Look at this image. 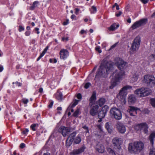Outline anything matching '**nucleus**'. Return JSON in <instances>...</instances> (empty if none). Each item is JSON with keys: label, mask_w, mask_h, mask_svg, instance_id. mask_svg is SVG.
<instances>
[{"label": "nucleus", "mask_w": 155, "mask_h": 155, "mask_svg": "<svg viewBox=\"0 0 155 155\" xmlns=\"http://www.w3.org/2000/svg\"><path fill=\"white\" fill-rule=\"evenodd\" d=\"M112 67L111 63L104 60L97 70L95 78L104 77L106 76V72L107 74H108Z\"/></svg>", "instance_id": "f257e3e1"}, {"label": "nucleus", "mask_w": 155, "mask_h": 155, "mask_svg": "<svg viewBox=\"0 0 155 155\" xmlns=\"http://www.w3.org/2000/svg\"><path fill=\"white\" fill-rule=\"evenodd\" d=\"M113 78L111 81L110 88L113 89L122 79L124 78L125 72L123 71H115L113 73Z\"/></svg>", "instance_id": "f03ea898"}, {"label": "nucleus", "mask_w": 155, "mask_h": 155, "mask_svg": "<svg viewBox=\"0 0 155 155\" xmlns=\"http://www.w3.org/2000/svg\"><path fill=\"white\" fill-rule=\"evenodd\" d=\"M144 148L143 143L141 141H139L135 142L134 143H130L128 149L130 152L136 153L141 151Z\"/></svg>", "instance_id": "7ed1b4c3"}, {"label": "nucleus", "mask_w": 155, "mask_h": 155, "mask_svg": "<svg viewBox=\"0 0 155 155\" xmlns=\"http://www.w3.org/2000/svg\"><path fill=\"white\" fill-rule=\"evenodd\" d=\"M151 92V90L149 89L142 87L134 91V93L138 97H143L149 95Z\"/></svg>", "instance_id": "20e7f679"}, {"label": "nucleus", "mask_w": 155, "mask_h": 155, "mask_svg": "<svg viewBox=\"0 0 155 155\" xmlns=\"http://www.w3.org/2000/svg\"><path fill=\"white\" fill-rule=\"evenodd\" d=\"M143 81L150 87L155 86V78L152 75H147L144 76Z\"/></svg>", "instance_id": "39448f33"}, {"label": "nucleus", "mask_w": 155, "mask_h": 155, "mask_svg": "<svg viewBox=\"0 0 155 155\" xmlns=\"http://www.w3.org/2000/svg\"><path fill=\"white\" fill-rule=\"evenodd\" d=\"M110 114L116 119L119 120L122 118V114L120 110L116 107H113L110 110Z\"/></svg>", "instance_id": "423d86ee"}, {"label": "nucleus", "mask_w": 155, "mask_h": 155, "mask_svg": "<svg viewBox=\"0 0 155 155\" xmlns=\"http://www.w3.org/2000/svg\"><path fill=\"white\" fill-rule=\"evenodd\" d=\"M132 87L129 85L124 86L120 90L119 93L117 95V97L120 100L124 99L127 94V89H131Z\"/></svg>", "instance_id": "0eeeda50"}, {"label": "nucleus", "mask_w": 155, "mask_h": 155, "mask_svg": "<svg viewBox=\"0 0 155 155\" xmlns=\"http://www.w3.org/2000/svg\"><path fill=\"white\" fill-rule=\"evenodd\" d=\"M141 41L140 38L139 36H137L134 39L132 45L130 49L132 51H134L138 50Z\"/></svg>", "instance_id": "6e6552de"}, {"label": "nucleus", "mask_w": 155, "mask_h": 155, "mask_svg": "<svg viewBox=\"0 0 155 155\" xmlns=\"http://www.w3.org/2000/svg\"><path fill=\"white\" fill-rule=\"evenodd\" d=\"M116 64L120 71H122V70L126 68V65L127 64V62H125L121 58H116Z\"/></svg>", "instance_id": "1a4fd4ad"}, {"label": "nucleus", "mask_w": 155, "mask_h": 155, "mask_svg": "<svg viewBox=\"0 0 155 155\" xmlns=\"http://www.w3.org/2000/svg\"><path fill=\"white\" fill-rule=\"evenodd\" d=\"M147 21V18L142 19L135 22L131 26V28L133 29H135L137 28L143 26L146 24Z\"/></svg>", "instance_id": "9d476101"}, {"label": "nucleus", "mask_w": 155, "mask_h": 155, "mask_svg": "<svg viewBox=\"0 0 155 155\" xmlns=\"http://www.w3.org/2000/svg\"><path fill=\"white\" fill-rule=\"evenodd\" d=\"M112 143L114 146V148L118 150L121 149L120 145L122 141L120 138L116 137L113 138L112 140Z\"/></svg>", "instance_id": "9b49d317"}, {"label": "nucleus", "mask_w": 155, "mask_h": 155, "mask_svg": "<svg viewBox=\"0 0 155 155\" xmlns=\"http://www.w3.org/2000/svg\"><path fill=\"white\" fill-rule=\"evenodd\" d=\"M140 110V109L138 108L133 106H130L127 111L129 113L130 116H135L137 112H139Z\"/></svg>", "instance_id": "f8f14e48"}, {"label": "nucleus", "mask_w": 155, "mask_h": 155, "mask_svg": "<svg viewBox=\"0 0 155 155\" xmlns=\"http://www.w3.org/2000/svg\"><path fill=\"white\" fill-rule=\"evenodd\" d=\"M118 131L122 134H124L126 131V128L124 124L121 122H118L116 125Z\"/></svg>", "instance_id": "ddd939ff"}, {"label": "nucleus", "mask_w": 155, "mask_h": 155, "mask_svg": "<svg viewBox=\"0 0 155 155\" xmlns=\"http://www.w3.org/2000/svg\"><path fill=\"white\" fill-rule=\"evenodd\" d=\"M70 130L68 127L61 126L59 128L58 131L59 132L61 133L64 137H65L70 132Z\"/></svg>", "instance_id": "4468645a"}, {"label": "nucleus", "mask_w": 155, "mask_h": 155, "mask_svg": "<svg viewBox=\"0 0 155 155\" xmlns=\"http://www.w3.org/2000/svg\"><path fill=\"white\" fill-rule=\"evenodd\" d=\"M60 59L65 60L69 56V52L66 49H62L60 51Z\"/></svg>", "instance_id": "2eb2a0df"}, {"label": "nucleus", "mask_w": 155, "mask_h": 155, "mask_svg": "<svg viewBox=\"0 0 155 155\" xmlns=\"http://www.w3.org/2000/svg\"><path fill=\"white\" fill-rule=\"evenodd\" d=\"M108 110L107 106H105L102 107L101 110L99 113L98 117V118H104Z\"/></svg>", "instance_id": "dca6fc26"}, {"label": "nucleus", "mask_w": 155, "mask_h": 155, "mask_svg": "<svg viewBox=\"0 0 155 155\" xmlns=\"http://www.w3.org/2000/svg\"><path fill=\"white\" fill-rule=\"evenodd\" d=\"M96 92L95 91H94L91 96L89 100V106H92L94 104L95 101L96 99Z\"/></svg>", "instance_id": "f3484780"}, {"label": "nucleus", "mask_w": 155, "mask_h": 155, "mask_svg": "<svg viewBox=\"0 0 155 155\" xmlns=\"http://www.w3.org/2000/svg\"><path fill=\"white\" fill-rule=\"evenodd\" d=\"M85 149V147L83 146L78 149L74 150L71 153L74 155H78L84 152Z\"/></svg>", "instance_id": "a211bd4d"}, {"label": "nucleus", "mask_w": 155, "mask_h": 155, "mask_svg": "<svg viewBox=\"0 0 155 155\" xmlns=\"http://www.w3.org/2000/svg\"><path fill=\"white\" fill-rule=\"evenodd\" d=\"M99 107V106L97 105L93 106L90 110L91 115L92 116L96 115L98 112Z\"/></svg>", "instance_id": "6ab92c4d"}, {"label": "nucleus", "mask_w": 155, "mask_h": 155, "mask_svg": "<svg viewBox=\"0 0 155 155\" xmlns=\"http://www.w3.org/2000/svg\"><path fill=\"white\" fill-rule=\"evenodd\" d=\"M148 125L146 123H141V130H143L145 134H147L148 132Z\"/></svg>", "instance_id": "aec40b11"}, {"label": "nucleus", "mask_w": 155, "mask_h": 155, "mask_svg": "<svg viewBox=\"0 0 155 155\" xmlns=\"http://www.w3.org/2000/svg\"><path fill=\"white\" fill-rule=\"evenodd\" d=\"M149 140L150 143L153 145L154 143V140H155V132L152 133L149 137Z\"/></svg>", "instance_id": "412c9836"}, {"label": "nucleus", "mask_w": 155, "mask_h": 155, "mask_svg": "<svg viewBox=\"0 0 155 155\" xmlns=\"http://www.w3.org/2000/svg\"><path fill=\"white\" fill-rule=\"evenodd\" d=\"M55 98L59 101L63 100V95L61 92H57L54 95Z\"/></svg>", "instance_id": "4be33fe9"}, {"label": "nucleus", "mask_w": 155, "mask_h": 155, "mask_svg": "<svg viewBox=\"0 0 155 155\" xmlns=\"http://www.w3.org/2000/svg\"><path fill=\"white\" fill-rule=\"evenodd\" d=\"M119 26V25H117L115 23L112 24L108 28L109 30L114 31L117 29Z\"/></svg>", "instance_id": "5701e85b"}, {"label": "nucleus", "mask_w": 155, "mask_h": 155, "mask_svg": "<svg viewBox=\"0 0 155 155\" xmlns=\"http://www.w3.org/2000/svg\"><path fill=\"white\" fill-rule=\"evenodd\" d=\"M96 149L98 152L100 153H103L104 151V147L102 145H100L99 146H97Z\"/></svg>", "instance_id": "b1692460"}, {"label": "nucleus", "mask_w": 155, "mask_h": 155, "mask_svg": "<svg viewBox=\"0 0 155 155\" xmlns=\"http://www.w3.org/2000/svg\"><path fill=\"white\" fill-rule=\"evenodd\" d=\"M80 100L75 99L72 102L70 106L68 107V109H70L71 108H74L76 105H77Z\"/></svg>", "instance_id": "393cba45"}, {"label": "nucleus", "mask_w": 155, "mask_h": 155, "mask_svg": "<svg viewBox=\"0 0 155 155\" xmlns=\"http://www.w3.org/2000/svg\"><path fill=\"white\" fill-rule=\"evenodd\" d=\"M136 100V98L134 95H131L128 98V101L131 104L134 103Z\"/></svg>", "instance_id": "a878e982"}, {"label": "nucleus", "mask_w": 155, "mask_h": 155, "mask_svg": "<svg viewBox=\"0 0 155 155\" xmlns=\"http://www.w3.org/2000/svg\"><path fill=\"white\" fill-rule=\"evenodd\" d=\"M39 4V2L38 1H35L33 2L32 5L30 6L29 9L31 10H34L37 7V5Z\"/></svg>", "instance_id": "bb28decb"}, {"label": "nucleus", "mask_w": 155, "mask_h": 155, "mask_svg": "<svg viewBox=\"0 0 155 155\" xmlns=\"http://www.w3.org/2000/svg\"><path fill=\"white\" fill-rule=\"evenodd\" d=\"M139 75L137 73H135L133 75L132 77L131 78V80L133 82L137 81L139 78Z\"/></svg>", "instance_id": "cd10ccee"}, {"label": "nucleus", "mask_w": 155, "mask_h": 155, "mask_svg": "<svg viewBox=\"0 0 155 155\" xmlns=\"http://www.w3.org/2000/svg\"><path fill=\"white\" fill-rule=\"evenodd\" d=\"M105 126L108 132L110 133H111L112 131V130L111 129V126L109 125V123L108 122L106 123Z\"/></svg>", "instance_id": "c85d7f7f"}, {"label": "nucleus", "mask_w": 155, "mask_h": 155, "mask_svg": "<svg viewBox=\"0 0 155 155\" xmlns=\"http://www.w3.org/2000/svg\"><path fill=\"white\" fill-rule=\"evenodd\" d=\"M73 140L68 138L66 140V145L67 147H69L71 144Z\"/></svg>", "instance_id": "c756f323"}, {"label": "nucleus", "mask_w": 155, "mask_h": 155, "mask_svg": "<svg viewBox=\"0 0 155 155\" xmlns=\"http://www.w3.org/2000/svg\"><path fill=\"white\" fill-rule=\"evenodd\" d=\"M105 102V99L103 98H100L98 101L99 105L101 106L104 105Z\"/></svg>", "instance_id": "7c9ffc66"}, {"label": "nucleus", "mask_w": 155, "mask_h": 155, "mask_svg": "<svg viewBox=\"0 0 155 155\" xmlns=\"http://www.w3.org/2000/svg\"><path fill=\"white\" fill-rule=\"evenodd\" d=\"M134 128L137 131L141 130V123L135 125Z\"/></svg>", "instance_id": "2f4dec72"}, {"label": "nucleus", "mask_w": 155, "mask_h": 155, "mask_svg": "<svg viewBox=\"0 0 155 155\" xmlns=\"http://www.w3.org/2000/svg\"><path fill=\"white\" fill-rule=\"evenodd\" d=\"M81 139L80 136L79 135L75 139L74 142L76 144L79 143L81 141Z\"/></svg>", "instance_id": "473e14b6"}, {"label": "nucleus", "mask_w": 155, "mask_h": 155, "mask_svg": "<svg viewBox=\"0 0 155 155\" xmlns=\"http://www.w3.org/2000/svg\"><path fill=\"white\" fill-rule=\"evenodd\" d=\"M38 124H32L30 126L31 129L33 131H35L36 130V127H38Z\"/></svg>", "instance_id": "72a5a7b5"}, {"label": "nucleus", "mask_w": 155, "mask_h": 155, "mask_svg": "<svg viewBox=\"0 0 155 155\" xmlns=\"http://www.w3.org/2000/svg\"><path fill=\"white\" fill-rule=\"evenodd\" d=\"M76 134V133L75 132H74L70 134L68 137V138L70 139H71L74 141V137L75 136Z\"/></svg>", "instance_id": "f704fd0d"}, {"label": "nucleus", "mask_w": 155, "mask_h": 155, "mask_svg": "<svg viewBox=\"0 0 155 155\" xmlns=\"http://www.w3.org/2000/svg\"><path fill=\"white\" fill-rule=\"evenodd\" d=\"M107 152L111 155H116L114 151L111 148H108L107 149Z\"/></svg>", "instance_id": "c9c22d12"}, {"label": "nucleus", "mask_w": 155, "mask_h": 155, "mask_svg": "<svg viewBox=\"0 0 155 155\" xmlns=\"http://www.w3.org/2000/svg\"><path fill=\"white\" fill-rule=\"evenodd\" d=\"M82 128L84 130L83 131L84 132H85L86 133H89V130L88 127L87 126L85 125L83 126L82 127Z\"/></svg>", "instance_id": "e433bc0d"}, {"label": "nucleus", "mask_w": 155, "mask_h": 155, "mask_svg": "<svg viewBox=\"0 0 155 155\" xmlns=\"http://www.w3.org/2000/svg\"><path fill=\"white\" fill-rule=\"evenodd\" d=\"M149 60L150 61H155V55L151 54L149 57Z\"/></svg>", "instance_id": "4c0bfd02"}, {"label": "nucleus", "mask_w": 155, "mask_h": 155, "mask_svg": "<svg viewBox=\"0 0 155 155\" xmlns=\"http://www.w3.org/2000/svg\"><path fill=\"white\" fill-rule=\"evenodd\" d=\"M90 11L91 14L94 13L97 11V9L96 7L94 6H92L90 9Z\"/></svg>", "instance_id": "58836bf2"}, {"label": "nucleus", "mask_w": 155, "mask_h": 155, "mask_svg": "<svg viewBox=\"0 0 155 155\" xmlns=\"http://www.w3.org/2000/svg\"><path fill=\"white\" fill-rule=\"evenodd\" d=\"M80 112V109L79 108L77 109L73 114V116L75 117L78 116Z\"/></svg>", "instance_id": "ea45409f"}, {"label": "nucleus", "mask_w": 155, "mask_h": 155, "mask_svg": "<svg viewBox=\"0 0 155 155\" xmlns=\"http://www.w3.org/2000/svg\"><path fill=\"white\" fill-rule=\"evenodd\" d=\"M151 104L152 105L155 107V98H152L150 99Z\"/></svg>", "instance_id": "a19ab883"}, {"label": "nucleus", "mask_w": 155, "mask_h": 155, "mask_svg": "<svg viewBox=\"0 0 155 155\" xmlns=\"http://www.w3.org/2000/svg\"><path fill=\"white\" fill-rule=\"evenodd\" d=\"M91 86V84L90 83L88 82L86 83L84 86V87L85 89H88L90 86Z\"/></svg>", "instance_id": "79ce46f5"}, {"label": "nucleus", "mask_w": 155, "mask_h": 155, "mask_svg": "<svg viewBox=\"0 0 155 155\" xmlns=\"http://www.w3.org/2000/svg\"><path fill=\"white\" fill-rule=\"evenodd\" d=\"M23 103L25 104H26L28 102V100L25 98H23L22 100Z\"/></svg>", "instance_id": "37998d69"}, {"label": "nucleus", "mask_w": 155, "mask_h": 155, "mask_svg": "<svg viewBox=\"0 0 155 155\" xmlns=\"http://www.w3.org/2000/svg\"><path fill=\"white\" fill-rule=\"evenodd\" d=\"M49 61L51 63H55L57 62V60L55 58H54V59H50L49 60Z\"/></svg>", "instance_id": "c03bdc74"}, {"label": "nucleus", "mask_w": 155, "mask_h": 155, "mask_svg": "<svg viewBox=\"0 0 155 155\" xmlns=\"http://www.w3.org/2000/svg\"><path fill=\"white\" fill-rule=\"evenodd\" d=\"M149 155H155V149L151 150L150 152Z\"/></svg>", "instance_id": "a18cd8bd"}, {"label": "nucleus", "mask_w": 155, "mask_h": 155, "mask_svg": "<svg viewBox=\"0 0 155 155\" xmlns=\"http://www.w3.org/2000/svg\"><path fill=\"white\" fill-rule=\"evenodd\" d=\"M18 31L19 32H21L24 30V28L21 25H19V26Z\"/></svg>", "instance_id": "49530a36"}, {"label": "nucleus", "mask_w": 155, "mask_h": 155, "mask_svg": "<svg viewBox=\"0 0 155 155\" xmlns=\"http://www.w3.org/2000/svg\"><path fill=\"white\" fill-rule=\"evenodd\" d=\"M95 50L98 51L99 53H101V51L100 49V47L97 46L95 48Z\"/></svg>", "instance_id": "de8ad7c7"}, {"label": "nucleus", "mask_w": 155, "mask_h": 155, "mask_svg": "<svg viewBox=\"0 0 155 155\" xmlns=\"http://www.w3.org/2000/svg\"><path fill=\"white\" fill-rule=\"evenodd\" d=\"M29 131V130L28 129H25L23 130L22 133L24 134H27Z\"/></svg>", "instance_id": "09e8293b"}, {"label": "nucleus", "mask_w": 155, "mask_h": 155, "mask_svg": "<svg viewBox=\"0 0 155 155\" xmlns=\"http://www.w3.org/2000/svg\"><path fill=\"white\" fill-rule=\"evenodd\" d=\"M76 97L77 98L80 100V101L82 99V95L80 93L78 94H77Z\"/></svg>", "instance_id": "8fccbe9b"}, {"label": "nucleus", "mask_w": 155, "mask_h": 155, "mask_svg": "<svg viewBox=\"0 0 155 155\" xmlns=\"http://www.w3.org/2000/svg\"><path fill=\"white\" fill-rule=\"evenodd\" d=\"M118 44V43H115L113 45L111 46L110 48L109 49V50H111L113 49L114 48L117 46Z\"/></svg>", "instance_id": "3c124183"}, {"label": "nucleus", "mask_w": 155, "mask_h": 155, "mask_svg": "<svg viewBox=\"0 0 155 155\" xmlns=\"http://www.w3.org/2000/svg\"><path fill=\"white\" fill-rule=\"evenodd\" d=\"M122 14V12L121 11H119L118 13H116L115 15L117 17H118L120 16Z\"/></svg>", "instance_id": "603ef678"}, {"label": "nucleus", "mask_w": 155, "mask_h": 155, "mask_svg": "<svg viewBox=\"0 0 155 155\" xmlns=\"http://www.w3.org/2000/svg\"><path fill=\"white\" fill-rule=\"evenodd\" d=\"M68 23L69 20L68 19H67L65 21H64L63 22V24L64 25H65L68 24Z\"/></svg>", "instance_id": "864d4df0"}, {"label": "nucleus", "mask_w": 155, "mask_h": 155, "mask_svg": "<svg viewBox=\"0 0 155 155\" xmlns=\"http://www.w3.org/2000/svg\"><path fill=\"white\" fill-rule=\"evenodd\" d=\"M71 18L72 20H76V16L74 15H72Z\"/></svg>", "instance_id": "5fc2aeb1"}, {"label": "nucleus", "mask_w": 155, "mask_h": 155, "mask_svg": "<svg viewBox=\"0 0 155 155\" xmlns=\"http://www.w3.org/2000/svg\"><path fill=\"white\" fill-rule=\"evenodd\" d=\"M30 33L31 32L30 31H27L25 32V34L26 36H29L30 35Z\"/></svg>", "instance_id": "6e6d98bb"}, {"label": "nucleus", "mask_w": 155, "mask_h": 155, "mask_svg": "<svg viewBox=\"0 0 155 155\" xmlns=\"http://www.w3.org/2000/svg\"><path fill=\"white\" fill-rule=\"evenodd\" d=\"M75 13L76 15H78V14L79 12V11L80 10L78 8H75Z\"/></svg>", "instance_id": "4d7b16f0"}, {"label": "nucleus", "mask_w": 155, "mask_h": 155, "mask_svg": "<svg viewBox=\"0 0 155 155\" xmlns=\"http://www.w3.org/2000/svg\"><path fill=\"white\" fill-rule=\"evenodd\" d=\"M143 111L144 113L145 114H148L149 112V110L147 109H144Z\"/></svg>", "instance_id": "13d9d810"}, {"label": "nucleus", "mask_w": 155, "mask_h": 155, "mask_svg": "<svg viewBox=\"0 0 155 155\" xmlns=\"http://www.w3.org/2000/svg\"><path fill=\"white\" fill-rule=\"evenodd\" d=\"M20 147L21 148H23L25 147V144L24 143H21L20 145Z\"/></svg>", "instance_id": "bf43d9fd"}, {"label": "nucleus", "mask_w": 155, "mask_h": 155, "mask_svg": "<svg viewBox=\"0 0 155 155\" xmlns=\"http://www.w3.org/2000/svg\"><path fill=\"white\" fill-rule=\"evenodd\" d=\"M53 101H51L50 103L48 105V107L50 108H51L53 106Z\"/></svg>", "instance_id": "052dcab7"}, {"label": "nucleus", "mask_w": 155, "mask_h": 155, "mask_svg": "<svg viewBox=\"0 0 155 155\" xmlns=\"http://www.w3.org/2000/svg\"><path fill=\"white\" fill-rule=\"evenodd\" d=\"M141 2L144 4L147 3L148 2V0H141Z\"/></svg>", "instance_id": "680f3d73"}, {"label": "nucleus", "mask_w": 155, "mask_h": 155, "mask_svg": "<svg viewBox=\"0 0 155 155\" xmlns=\"http://www.w3.org/2000/svg\"><path fill=\"white\" fill-rule=\"evenodd\" d=\"M62 40L63 41H67L68 40V37H63L62 38Z\"/></svg>", "instance_id": "e2e57ef3"}, {"label": "nucleus", "mask_w": 155, "mask_h": 155, "mask_svg": "<svg viewBox=\"0 0 155 155\" xmlns=\"http://www.w3.org/2000/svg\"><path fill=\"white\" fill-rule=\"evenodd\" d=\"M16 84L18 86H20L21 85V84L20 82H18L17 81L15 82Z\"/></svg>", "instance_id": "0e129e2a"}, {"label": "nucleus", "mask_w": 155, "mask_h": 155, "mask_svg": "<svg viewBox=\"0 0 155 155\" xmlns=\"http://www.w3.org/2000/svg\"><path fill=\"white\" fill-rule=\"evenodd\" d=\"M35 31H37V34H39V32L38 31V30H39V29L38 28H35Z\"/></svg>", "instance_id": "69168bd1"}, {"label": "nucleus", "mask_w": 155, "mask_h": 155, "mask_svg": "<svg viewBox=\"0 0 155 155\" xmlns=\"http://www.w3.org/2000/svg\"><path fill=\"white\" fill-rule=\"evenodd\" d=\"M3 70V66L0 64V72H2Z\"/></svg>", "instance_id": "338daca9"}, {"label": "nucleus", "mask_w": 155, "mask_h": 155, "mask_svg": "<svg viewBox=\"0 0 155 155\" xmlns=\"http://www.w3.org/2000/svg\"><path fill=\"white\" fill-rule=\"evenodd\" d=\"M39 92L42 93L43 91V89L42 87L40 88L39 89Z\"/></svg>", "instance_id": "774afa93"}]
</instances>
